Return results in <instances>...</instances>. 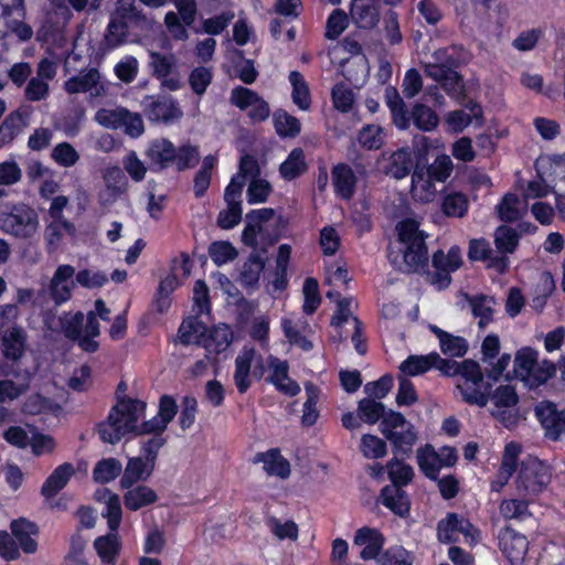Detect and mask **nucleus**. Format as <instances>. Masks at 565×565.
Returning a JSON list of instances; mask_svg holds the SVG:
<instances>
[{
	"instance_id": "412c9836",
	"label": "nucleus",
	"mask_w": 565,
	"mask_h": 565,
	"mask_svg": "<svg viewBox=\"0 0 565 565\" xmlns=\"http://www.w3.org/2000/svg\"><path fill=\"white\" fill-rule=\"evenodd\" d=\"M384 536L374 527L363 526L355 532L354 544L364 546L360 556L364 561L374 559L379 556L383 545Z\"/></svg>"
},
{
	"instance_id": "39448f33",
	"label": "nucleus",
	"mask_w": 565,
	"mask_h": 565,
	"mask_svg": "<svg viewBox=\"0 0 565 565\" xmlns=\"http://www.w3.org/2000/svg\"><path fill=\"white\" fill-rule=\"evenodd\" d=\"M434 62L425 65V74L441 84L445 92L452 98L459 99L463 96L465 84L462 77L455 70L457 60L451 56L447 49H439L433 54Z\"/></svg>"
},
{
	"instance_id": "bf43d9fd",
	"label": "nucleus",
	"mask_w": 565,
	"mask_h": 565,
	"mask_svg": "<svg viewBox=\"0 0 565 565\" xmlns=\"http://www.w3.org/2000/svg\"><path fill=\"white\" fill-rule=\"evenodd\" d=\"M385 414V406L379 401L372 398H363L358 405V416L361 420L367 424H375L381 418L383 419Z\"/></svg>"
},
{
	"instance_id": "c85d7f7f",
	"label": "nucleus",
	"mask_w": 565,
	"mask_h": 565,
	"mask_svg": "<svg viewBox=\"0 0 565 565\" xmlns=\"http://www.w3.org/2000/svg\"><path fill=\"white\" fill-rule=\"evenodd\" d=\"M124 494V504L127 510L136 512L140 509L149 507L159 500L157 492L145 484L126 488Z\"/></svg>"
},
{
	"instance_id": "ddd939ff",
	"label": "nucleus",
	"mask_w": 565,
	"mask_h": 565,
	"mask_svg": "<svg viewBox=\"0 0 565 565\" xmlns=\"http://www.w3.org/2000/svg\"><path fill=\"white\" fill-rule=\"evenodd\" d=\"M413 164L412 153L407 148H401L392 153H382L376 160L379 171L396 180L405 178Z\"/></svg>"
},
{
	"instance_id": "8fccbe9b",
	"label": "nucleus",
	"mask_w": 565,
	"mask_h": 565,
	"mask_svg": "<svg viewBox=\"0 0 565 565\" xmlns=\"http://www.w3.org/2000/svg\"><path fill=\"white\" fill-rule=\"evenodd\" d=\"M215 156L209 154L204 157L201 168L195 173L193 179V190L196 198L203 196L207 191L211 183L212 170L215 166Z\"/></svg>"
},
{
	"instance_id": "6ab92c4d",
	"label": "nucleus",
	"mask_w": 565,
	"mask_h": 565,
	"mask_svg": "<svg viewBox=\"0 0 565 565\" xmlns=\"http://www.w3.org/2000/svg\"><path fill=\"white\" fill-rule=\"evenodd\" d=\"M379 0H352L350 14L359 29L372 30L380 22Z\"/></svg>"
},
{
	"instance_id": "a18cd8bd",
	"label": "nucleus",
	"mask_w": 565,
	"mask_h": 565,
	"mask_svg": "<svg viewBox=\"0 0 565 565\" xmlns=\"http://www.w3.org/2000/svg\"><path fill=\"white\" fill-rule=\"evenodd\" d=\"M417 462L419 469L427 478L431 480L438 479L441 466H439L437 451H435L431 445L427 444L424 447L417 449Z\"/></svg>"
},
{
	"instance_id": "1a4fd4ad",
	"label": "nucleus",
	"mask_w": 565,
	"mask_h": 565,
	"mask_svg": "<svg viewBox=\"0 0 565 565\" xmlns=\"http://www.w3.org/2000/svg\"><path fill=\"white\" fill-rule=\"evenodd\" d=\"M254 365L253 375L260 379L265 373L262 355L250 347H244L235 359L234 383L241 394L247 392L250 386V369Z\"/></svg>"
},
{
	"instance_id": "4be33fe9",
	"label": "nucleus",
	"mask_w": 565,
	"mask_h": 565,
	"mask_svg": "<svg viewBox=\"0 0 565 565\" xmlns=\"http://www.w3.org/2000/svg\"><path fill=\"white\" fill-rule=\"evenodd\" d=\"M95 499L103 502L105 505L102 515L107 520L109 531H118L122 519V508L119 495L105 488L95 492Z\"/></svg>"
},
{
	"instance_id": "052dcab7",
	"label": "nucleus",
	"mask_w": 565,
	"mask_h": 565,
	"mask_svg": "<svg viewBox=\"0 0 565 565\" xmlns=\"http://www.w3.org/2000/svg\"><path fill=\"white\" fill-rule=\"evenodd\" d=\"M388 478L392 481L391 486H396L402 488L409 483L413 479L414 471L413 468L399 461L398 459H392L386 465Z\"/></svg>"
},
{
	"instance_id": "338daca9",
	"label": "nucleus",
	"mask_w": 565,
	"mask_h": 565,
	"mask_svg": "<svg viewBox=\"0 0 565 565\" xmlns=\"http://www.w3.org/2000/svg\"><path fill=\"white\" fill-rule=\"evenodd\" d=\"M236 248L225 241L213 242L209 247V255L215 265L222 266L237 257Z\"/></svg>"
},
{
	"instance_id": "393cba45",
	"label": "nucleus",
	"mask_w": 565,
	"mask_h": 565,
	"mask_svg": "<svg viewBox=\"0 0 565 565\" xmlns=\"http://www.w3.org/2000/svg\"><path fill=\"white\" fill-rule=\"evenodd\" d=\"M10 529L14 540L24 553L33 554L36 552L38 543L34 536L38 535L39 527L35 523L20 518L11 522Z\"/></svg>"
},
{
	"instance_id": "79ce46f5",
	"label": "nucleus",
	"mask_w": 565,
	"mask_h": 565,
	"mask_svg": "<svg viewBox=\"0 0 565 565\" xmlns=\"http://www.w3.org/2000/svg\"><path fill=\"white\" fill-rule=\"evenodd\" d=\"M494 246L495 255H503L514 253L519 245L520 234L513 227L508 225H500L494 232Z\"/></svg>"
},
{
	"instance_id": "69168bd1",
	"label": "nucleus",
	"mask_w": 565,
	"mask_h": 565,
	"mask_svg": "<svg viewBox=\"0 0 565 565\" xmlns=\"http://www.w3.org/2000/svg\"><path fill=\"white\" fill-rule=\"evenodd\" d=\"M84 319V315L79 311L76 313H65L60 318L61 331L72 341L79 339L83 331Z\"/></svg>"
},
{
	"instance_id": "774afa93",
	"label": "nucleus",
	"mask_w": 565,
	"mask_h": 565,
	"mask_svg": "<svg viewBox=\"0 0 565 565\" xmlns=\"http://www.w3.org/2000/svg\"><path fill=\"white\" fill-rule=\"evenodd\" d=\"M274 121L276 131L281 137H296L300 132V121L286 111L275 113Z\"/></svg>"
},
{
	"instance_id": "4d7b16f0",
	"label": "nucleus",
	"mask_w": 565,
	"mask_h": 565,
	"mask_svg": "<svg viewBox=\"0 0 565 565\" xmlns=\"http://www.w3.org/2000/svg\"><path fill=\"white\" fill-rule=\"evenodd\" d=\"M431 262L436 269H444L449 273L456 271L462 264L460 248L452 246L447 254L438 250L433 255Z\"/></svg>"
},
{
	"instance_id": "f03ea898",
	"label": "nucleus",
	"mask_w": 565,
	"mask_h": 565,
	"mask_svg": "<svg viewBox=\"0 0 565 565\" xmlns=\"http://www.w3.org/2000/svg\"><path fill=\"white\" fill-rule=\"evenodd\" d=\"M149 169L162 171L175 166L178 171L194 168L200 162V152L196 146L185 143L175 147L167 138H157L150 141L145 151Z\"/></svg>"
},
{
	"instance_id": "5701e85b",
	"label": "nucleus",
	"mask_w": 565,
	"mask_h": 565,
	"mask_svg": "<svg viewBox=\"0 0 565 565\" xmlns=\"http://www.w3.org/2000/svg\"><path fill=\"white\" fill-rule=\"evenodd\" d=\"M499 544L502 553L510 561H519L524 557L529 548L526 537L511 527H504L499 535Z\"/></svg>"
},
{
	"instance_id": "dca6fc26",
	"label": "nucleus",
	"mask_w": 565,
	"mask_h": 565,
	"mask_svg": "<svg viewBox=\"0 0 565 565\" xmlns=\"http://www.w3.org/2000/svg\"><path fill=\"white\" fill-rule=\"evenodd\" d=\"M149 65L152 70V75L161 81L163 88L174 92L181 87L179 78L170 76L177 66V60L173 54L150 52Z\"/></svg>"
},
{
	"instance_id": "f704fd0d",
	"label": "nucleus",
	"mask_w": 565,
	"mask_h": 565,
	"mask_svg": "<svg viewBox=\"0 0 565 565\" xmlns=\"http://www.w3.org/2000/svg\"><path fill=\"white\" fill-rule=\"evenodd\" d=\"M429 329L438 338L444 354L449 356H463L466 354L468 343L463 338L452 335L434 324H430Z\"/></svg>"
},
{
	"instance_id": "cd10ccee",
	"label": "nucleus",
	"mask_w": 565,
	"mask_h": 565,
	"mask_svg": "<svg viewBox=\"0 0 565 565\" xmlns=\"http://www.w3.org/2000/svg\"><path fill=\"white\" fill-rule=\"evenodd\" d=\"M255 463L263 462L264 470L270 476H277L286 479L290 476V465L287 459L280 455L278 448H271L266 452H258L255 455Z\"/></svg>"
},
{
	"instance_id": "7ed1b4c3",
	"label": "nucleus",
	"mask_w": 565,
	"mask_h": 565,
	"mask_svg": "<svg viewBox=\"0 0 565 565\" xmlns=\"http://www.w3.org/2000/svg\"><path fill=\"white\" fill-rule=\"evenodd\" d=\"M146 403L134 398L119 401L110 411L107 420L98 425V433L103 441L118 443L126 434L137 435L138 420L143 415Z\"/></svg>"
},
{
	"instance_id": "09e8293b",
	"label": "nucleus",
	"mask_w": 565,
	"mask_h": 565,
	"mask_svg": "<svg viewBox=\"0 0 565 565\" xmlns=\"http://www.w3.org/2000/svg\"><path fill=\"white\" fill-rule=\"evenodd\" d=\"M411 119L414 125L423 131H431L439 122L437 114L431 108L420 103L414 105Z\"/></svg>"
},
{
	"instance_id": "49530a36",
	"label": "nucleus",
	"mask_w": 565,
	"mask_h": 565,
	"mask_svg": "<svg viewBox=\"0 0 565 565\" xmlns=\"http://www.w3.org/2000/svg\"><path fill=\"white\" fill-rule=\"evenodd\" d=\"M434 179L427 173V177L423 171H414L412 174V188L411 193L413 198L429 202L435 195Z\"/></svg>"
},
{
	"instance_id": "c9c22d12",
	"label": "nucleus",
	"mask_w": 565,
	"mask_h": 565,
	"mask_svg": "<svg viewBox=\"0 0 565 565\" xmlns=\"http://www.w3.org/2000/svg\"><path fill=\"white\" fill-rule=\"evenodd\" d=\"M75 470L72 463H63L58 466L42 486L41 493L45 498L54 497L62 490L74 475Z\"/></svg>"
},
{
	"instance_id": "f8f14e48",
	"label": "nucleus",
	"mask_w": 565,
	"mask_h": 565,
	"mask_svg": "<svg viewBox=\"0 0 565 565\" xmlns=\"http://www.w3.org/2000/svg\"><path fill=\"white\" fill-rule=\"evenodd\" d=\"M177 412L174 398L169 395L161 396L157 416L138 425L137 435L162 436Z\"/></svg>"
},
{
	"instance_id": "20e7f679",
	"label": "nucleus",
	"mask_w": 565,
	"mask_h": 565,
	"mask_svg": "<svg viewBox=\"0 0 565 565\" xmlns=\"http://www.w3.org/2000/svg\"><path fill=\"white\" fill-rule=\"evenodd\" d=\"M539 353L530 347L521 348L514 356V376L530 388L545 384L556 374L557 365L548 360H537Z\"/></svg>"
},
{
	"instance_id": "a211bd4d",
	"label": "nucleus",
	"mask_w": 565,
	"mask_h": 565,
	"mask_svg": "<svg viewBox=\"0 0 565 565\" xmlns=\"http://www.w3.org/2000/svg\"><path fill=\"white\" fill-rule=\"evenodd\" d=\"M105 189L99 193L102 204L114 203L127 190L128 181L119 167H109L104 171Z\"/></svg>"
},
{
	"instance_id": "ea45409f",
	"label": "nucleus",
	"mask_w": 565,
	"mask_h": 565,
	"mask_svg": "<svg viewBox=\"0 0 565 565\" xmlns=\"http://www.w3.org/2000/svg\"><path fill=\"white\" fill-rule=\"evenodd\" d=\"M207 331L206 324L202 322L198 316L184 319L179 328V339L181 343L188 345L195 343L201 345L205 333Z\"/></svg>"
},
{
	"instance_id": "680f3d73",
	"label": "nucleus",
	"mask_w": 565,
	"mask_h": 565,
	"mask_svg": "<svg viewBox=\"0 0 565 565\" xmlns=\"http://www.w3.org/2000/svg\"><path fill=\"white\" fill-rule=\"evenodd\" d=\"M489 401L492 402L491 408L515 407L519 404V396L512 385H500L489 393Z\"/></svg>"
},
{
	"instance_id": "7c9ffc66",
	"label": "nucleus",
	"mask_w": 565,
	"mask_h": 565,
	"mask_svg": "<svg viewBox=\"0 0 565 565\" xmlns=\"http://www.w3.org/2000/svg\"><path fill=\"white\" fill-rule=\"evenodd\" d=\"M465 299L468 302L473 317L479 318L478 326L484 329L493 320L495 299L491 296L478 295L469 296L465 294Z\"/></svg>"
},
{
	"instance_id": "423d86ee",
	"label": "nucleus",
	"mask_w": 565,
	"mask_h": 565,
	"mask_svg": "<svg viewBox=\"0 0 565 565\" xmlns=\"http://www.w3.org/2000/svg\"><path fill=\"white\" fill-rule=\"evenodd\" d=\"M398 238L405 244L402 270L413 273L428 263V250L423 232L414 221H403L397 226Z\"/></svg>"
},
{
	"instance_id": "603ef678",
	"label": "nucleus",
	"mask_w": 565,
	"mask_h": 565,
	"mask_svg": "<svg viewBox=\"0 0 565 565\" xmlns=\"http://www.w3.org/2000/svg\"><path fill=\"white\" fill-rule=\"evenodd\" d=\"M30 373H25L21 382L0 380V403L14 401L30 390Z\"/></svg>"
},
{
	"instance_id": "72a5a7b5",
	"label": "nucleus",
	"mask_w": 565,
	"mask_h": 565,
	"mask_svg": "<svg viewBox=\"0 0 565 565\" xmlns=\"http://www.w3.org/2000/svg\"><path fill=\"white\" fill-rule=\"evenodd\" d=\"M383 504L398 516H406L409 512L411 502L402 488L386 486L381 491Z\"/></svg>"
},
{
	"instance_id": "864d4df0",
	"label": "nucleus",
	"mask_w": 565,
	"mask_h": 565,
	"mask_svg": "<svg viewBox=\"0 0 565 565\" xmlns=\"http://www.w3.org/2000/svg\"><path fill=\"white\" fill-rule=\"evenodd\" d=\"M289 81L292 85V102L302 110H308L310 108L311 99L309 87L303 79V76L297 72L292 71L289 74Z\"/></svg>"
},
{
	"instance_id": "6e6552de",
	"label": "nucleus",
	"mask_w": 565,
	"mask_h": 565,
	"mask_svg": "<svg viewBox=\"0 0 565 565\" xmlns=\"http://www.w3.org/2000/svg\"><path fill=\"white\" fill-rule=\"evenodd\" d=\"M551 481V472L546 465L535 457H529L521 463L518 476V490L526 494H537Z\"/></svg>"
},
{
	"instance_id": "a19ab883",
	"label": "nucleus",
	"mask_w": 565,
	"mask_h": 565,
	"mask_svg": "<svg viewBox=\"0 0 565 565\" xmlns=\"http://www.w3.org/2000/svg\"><path fill=\"white\" fill-rule=\"evenodd\" d=\"M265 225L266 224L264 223L257 224L256 226L253 227V232H248L249 235L246 236V224L242 233V241L245 245L253 247L254 249H257L262 243L263 246L258 250H262L263 254L267 253V246L274 245L279 239V235H270Z\"/></svg>"
},
{
	"instance_id": "2eb2a0df",
	"label": "nucleus",
	"mask_w": 565,
	"mask_h": 565,
	"mask_svg": "<svg viewBox=\"0 0 565 565\" xmlns=\"http://www.w3.org/2000/svg\"><path fill=\"white\" fill-rule=\"evenodd\" d=\"M75 275V268L71 265H60L50 284H49V296L55 303L61 306L71 299L75 282L72 280Z\"/></svg>"
},
{
	"instance_id": "bb28decb",
	"label": "nucleus",
	"mask_w": 565,
	"mask_h": 565,
	"mask_svg": "<svg viewBox=\"0 0 565 565\" xmlns=\"http://www.w3.org/2000/svg\"><path fill=\"white\" fill-rule=\"evenodd\" d=\"M332 183L339 196L350 200L355 193L356 177L345 163H339L331 171Z\"/></svg>"
},
{
	"instance_id": "9d476101",
	"label": "nucleus",
	"mask_w": 565,
	"mask_h": 565,
	"mask_svg": "<svg viewBox=\"0 0 565 565\" xmlns=\"http://www.w3.org/2000/svg\"><path fill=\"white\" fill-rule=\"evenodd\" d=\"M142 109L150 121L166 125L178 121L183 116L177 100L170 96H146L142 102Z\"/></svg>"
},
{
	"instance_id": "c756f323",
	"label": "nucleus",
	"mask_w": 565,
	"mask_h": 565,
	"mask_svg": "<svg viewBox=\"0 0 565 565\" xmlns=\"http://www.w3.org/2000/svg\"><path fill=\"white\" fill-rule=\"evenodd\" d=\"M94 547L103 565H115L121 548L118 531H109L108 534L97 537Z\"/></svg>"
},
{
	"instance_id": "de8ad7c7",
	"label": "nucleus",
	"mask_w": 565,
	"mask_h": 565,
	"mask_svg": "<svg viewBox=\"0 0 565 565\" xmlns=\"http://www.w3.org/2000/svg\"><path fill=\"white\" fill-rule=\"evenodd\" d=\"M122 471L121 462L116 458L99 460L93 470V479L98 483H108L115 480Z\"/></svg>"
},
{
	"instance_id": "3c124183",
	"label": "nucleus",
	"mask_w": 565,
	"mask_h": 565,
	"mask_svg": "<svg viewBox=\"0 0 565 565\" xmlns=\"http://www.w3.org/2000/svg\"><path fill=\"white\" fill-rule=\"evenodd\" d=\"M290 245L282 244L279 246L276 258L275 278L273 280L275 290L282 291L287 287V268L290 260Z\"/></svg>"
},
{
	"instance_id": "9b49d317",
	"label": "nucleus",
	"mask_w": 565,
	"mask_h": 565,
	"mask_svg": "<svg viewBox=\"0 0 565 565\" xmlns=\"http://www.w3.org/2000/svg\"><path fill=\"white\" fill-rule=\"evenodd\" d=\"M64 89L70 95L88 93L92 97H99L106 93L100 73L95 67L83 70L77 75L66 79L64 82Z\"/></svg>"
},
{
	"instance_id": "37998d69",
	"label": "nucleus",
	"mask_w": 565,
	"mask_h": 565,
	"mask_svg": "<svg viewBox=\"0 0 565 565\" xmlns=\"http://www.w3.org/2000/svg\"><path fill=\"white\" fill-rule=\"evenodd\" d=\"M457 388L467 404L484 407L489 402L490 385L478 382L458 383Z\"/></svg>"
},
{
	"instance_id": "f257e3e1",
	"label": "nucleus",
	"mask_w": 565,
	"mask_h": 565,
	"mask_svg": "<svg viewBox=\"0 0 565 565\" xmlns=\"http://www.w3.org/2000/svg\"><path fill=\"white\" fill-rule=\"evenodd\" d=\"M153 24L154 20L137 6L136 0H117L104 35L105 44L116 49L128 42L131 30L149 31Z\"/></svg>"
},
{
	"instance_id": "58836bf2",
	"label": "nucleus",
	"mask_w": 565,
	"mask_h": 565,
	"mask_svg": "<svg viewBox=\"0 0 565 565\" xmlns=\"http://www.w3.org/2000/svg\"><path fill=\"white\" fill-rule=\"evenodd\" d=\"M26 125V119L20 110L10 113L0 125V148L11 143Z\"/></svg>"
},
{
	"instance_id": "0e129e2a",
	"label": "nucleus",
	"mask_w": 565,
	"mask_h": 565,
	"mask_svg": "<svg viewBox=\"0 0 565 565\" xmlns=\"http://www.w3.org/2000/svg\"><path fill=\"white\" fill-rule=\"evenodd\" d=\"M431 353L428 355H411L399 366L403 375L415 376L427 372L433 367Z\"/></svg>"
},
{
	"instance_id": "4468645a",
	"label": "nucleus",
	"mask_w": 565,
	"mask_h": 565,
	"mask_svg": "<svg viewBox=\"0 0 565 565\" xmlns=\"http://www.w3.org/2000/svg\"><path fill=\"white\" fill-rule=\"evenodd\" d=\"M535 415L545 430V437L558 440L565 431V412L558 411L551 402H542L536 405Z\"/></svg>"
},
{
	"instance_id": "c03bdc74",
	"label": "nucleus",
	"mask_w": 565,
	"mask_h": 565,
	"mask_svg": "<svg viewBox=\"0 0 565 565\" xmlns=\"http://www.w3.org/2000/svg\"><path fill=\"white\" fill-rule=\"evenodd\" d=\"M404 428L395 433H387L386 429H382V434L393 444L396 452L409 455L417 440V433L412 424H407V427Z\"/></svg>"
},
{
	"instance_id": "2f4dec72",
	"label": "nucleus",
	"mask_w": 565,
	"mask_h": 565,
	"mask_svg": "<svg viewBox=\"0 0 565 565\" xmlns=\"http://www.w3.org/2000/svg\"><path fill=\"white\" fill-rule=\"evenodd\" d=\"M440 210L447 217L462 218L469 210V198L460 191H445Z\"/></svg>"
},
{
	"instance_id": "aec40b11",
	"label": "nucleus",
	"mask_w": 565,
	"mask_h": 565,
	"mask_svg": "<svg viewBox=\"0 0 565 565\" xmlns=\"http://www.w3.org/2000/svg\"><path fill=\"white\" fill-rule=\"evenodd\" d=\"M468 257L470 260H488V267L497 270L499 274L505 273L509 266L508 257L495 255L489 242L483 238L470 241Z\"/></svg>"
},
{
	"instance_id": "b1692460",
	"label": "nucleus",
	"mask_w": 565,
	"mask_h": 565,
	"mask_svg": "<svg viewBox=\"0 0 565 565\" xmlns=\"http://www.w3.org/2000/svg\"><path fill=\"white\" fill-rule=\"evenodd\" d=\"M156 463L143 457L129 458L120 479L121 488H130L139 481H146L154 470Z\"/></svg>"
},
{
	"instance_id": "5fc2aeb1",
	"label": "nucleus",
	"mask_w": 565,
	"mask_h": 565,
	"mask_svg": "<svg viewBox=\"0 0 565 565\" xmlns=\"http://www.w3.org/2000/svg\"><path fill=\"white\" fill-rule=\"evenodd\" d=\"M178 287V278L175 275H169L159 284L154 296V307L159 313H164L171 305V294Z\"/></svg>"
},
{
	"instance_id": "a878e982",
	"label": "nucleus",
	"mask_w": 565,
	"mask_h": 565,
	"mask_svg": "<svg viewBox=\"0 0 565 565\" xmlns=\"http://www.w3.org/2000/svg\"><path fill=\"white\" fill-rule=\"evenodd\" d=\"M267 258L262 250H254L249 254L246 262L243 264L239 282L245 288L255 289L258 286L260 274L263 273Z\"/></svg>"
},
{
	"instance_id": "4c0bfd02",
	"label": "nucleus",
	"mask_w": 565,
	"mask_h": 565,
	"mask_svg": "<svg viewBox=\"0 0 565 565\" xmlns=\"http://www.w3.org/2000/svg\"><path fill=\"white\" fill-rule=\"evenodd\" d=\"M308 170L305 152L301 148H295L290 151L287 159L280 164L279 173L282 179L291 181Z\"/></svg>"
},
{
	"instance_id": "e433bc0d",
	"label": "nucleus",
	"mask_w": 565,
	"mask_h": 565,
	"mask_svg": "<svg viewBox=\"0 0 565 565\" xmlns=\"http://www.w3.org/2000/svg\"><path fill=\"white\" fill-rule=\"evenodd\" d=\"M64 233L71 235L75 234V226L67 220L52 218L44 230V239L47 246V252L53 253L60 246Z\"/></svg>"
},
{
	"instance_id": "13d9d810",
	"label": "nucleus",
	"mask_w": 565,
	"mask_h": 565,
	"mask_svg": "<svg viewBox=\"0 0 565 565\" xmlns=\"http://www.w3.org/2000/svg\"><path fill=\"white\" fill-rule=\"evenodd\" d=\"M213 79L212 67L196 66L189 74V85L192 92L201 97L205 94Z\"/></svg>"
},
{
	"instance_id": "f3484780",
	"label": "nucleus",
	"mask_w": 565,
	"mask_h": 565,
	"mask_svg": "<svg viewBox=\"0 0 565 565\" xmlns=\"http://www.w3.org/2000/svg\"><path fill=\"white\" fill-rule=\"evenodd\" d=\"M26 332L20 326L8 328L0 339V348L3 358L11 362L21 360L26 350Z\"/></svg>"
},
{
	"instance_id": "6e6d98bb",
	"label": "nucleus",
	"mask_w": 565,
	"mask_h": 565,
	"mask_svg": "<svg viewBox=\"0 0 565 565\" xmlns=\"http://www.w3.org/2000/svg\"><path fill=\"white\" fill-rule=\"evenodd\" d=\"M497 212L501 221L511 223L522 216L521 201L516 194H505L497 206Z\"/></svg>"
},
{
	"instance_id": "0eeeda50",
	"label": "nucleus",
	"mask_w": 565,
	"mask_h": 565,
	"mask_svg": "<svg viewBox=\"0 0 565 565\" xmlns=\"http://www.w3.org/2000/svg\"><path fill=\"white\" fill-rule=\"evenodd\" d=\"M36 211L25 204L14 205L10 212L0 213V230L19 239H31L39 230Z\"/></svg>"
},
{
	"instance_id": "e2e57ef3",
	"label": "nucleus",
	"mask_w": 565,
	"mask_h": 565,
	"mask_svg": "<svg viewBox=\"0 0 565 565\" xmlns=\"http://www.w3.org/2000/svg\"><path fill=\"white\" fill-rule=\"evenodd\" d=\"M307 401L303 404V414L301 422L305 426H312L318 418L317 403L319 397V388L311 382L305 385Z\"/></svg>"
},
{
	"instance_id": "473e14b6",
	"label": "nucleus",
	"mask_w": 565,
	"mask_h": 565,
	"mask_svg": "<svg viewBox=\"0 0 565 565\" xmlns=\"http://www.w3.org/2000/svg\"><path fill=\"white\" fill-rule=\"evenodd\" d=\"M233 341V332L226 324H220L205 333L202 342V347L209 352V354H220L225 351L231 342Z\"/></svg>"
}]
</instances>
